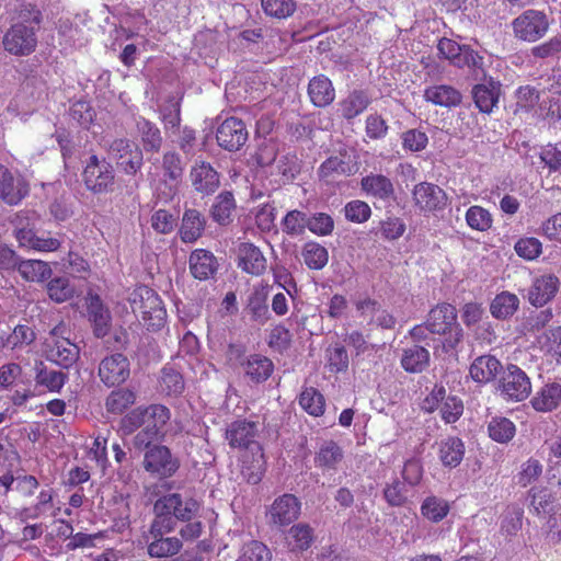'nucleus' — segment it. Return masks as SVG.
<instances>
[{
	"label": "nucleus",
	"instance_id": "c03bdc74",
	"mask_svg": "<svg viewBox=\"0 0 561 561\" xmlns=\"http://www.w3.org/2000/svg\"><path fill=\"white\" fill-rule=\"evenodd\" d=\"M137 129L141 137V142L146 151H159L162 144L160 130L149 121L139 118Z\"/></svg>",
	"mask_w": 561,
	"mask_h": 561
},
{
	"label": "nucleus",
	"instance_id": "39448f33",
	"mask_svg": "<svg viewBox=\"0 0 561 561\" xmlns=\"http://www.w3.org/2000/svg\"><path fill=\"white\" fill-rule=\"evenodd\" d=\"M133 312L140 316L148 329L158 330L164 325L165 310L160 297L148 287H139L130 298Z\"/></svg>",
	"mask_w": 561,
	"mask_h": 561
},
{
	"label": "nucleus",
	"instance_id": "c756f323",
	"mask_svg": "<svg viewBox=\"0 0 561 561\" xmlns=\"http://www.w3.org/2000/svg\"><path fill=\"white\" fill-rule=\"evenodd\" d=\"M424 98L427 102L444 107L456 106L461 102L460 92L446 84L426 88L424 91Z\"/></svg>",
	"mask_w": 561,
	"mask_h": 561
},
{
	"label": "nucleus",
	"instance_id": "a878e982",
	"mask_svg": "<svg viewBox=\"0 0 561 561\" xmlns=\"http://www.w3.org/2000/svg\"><path fill=\"white\" fill-rule=\"evenodd\" d=\"M251 453V460L248 454L243 455L241 473L250 484H257L265 472V459L261 445H254Z\"/></svg>",
	"mask_w": 561,
	"mask_h": 561
},
{
	"label": "nucleus",
	"instance_id": "2f4dec72",
	"mask_svg": "<svg viewBox=\"0 0 561 561\" xmlns=\"http://www.w3.org/2000/svg\"><path fill=\"white\" fill-rule=\"evenodd\" d=\"M273 368L272 360L261 353H252L244 363L245 375L255 382L266 380L271 376Z\"/></svg>",
	"mask_w": 561,
	"mask_h": 561
},
{
	"label": "nucleus",
	"instance_id": "3c124183",
	"mask_svg": "<svg viewBox=\"0 0 561 561\" xmlns=\"http://www.w3.org/2000/svg\"><path fill=\"white\" fill-rule=\"evenodd\" d=\"M354 172V164L345 157H330L320 167V174L323 178H329L334 174L350 175Z\"/></svg>",
	"mask_w": 561,
	"mask_h": 561
},
{
	"label": "nucleus",
	"instance_id": "1a4fd4ad",
	"mask_svg": "<svg viewBox=\"0 0 561 561\" xmlns=\"http://www.w3.org/2000/svg\"><path fill=\"white\" fill-rule=\"evenodd\" d=\"M447 194L438 185L431 182H421L412 190V203L420 213H435L447 205Z\"/></svg>",
	"mask_w": 561,
	"mask_h": 561
},
{
	"label": "nucleus",
	"instance_id": "680f3d73",
	"mask_svg": "<svg viewBox=\"0 0 561 561\" xmlns=\"http://www.w3.org/2000/svg\"><path fill=\"white\" fill-rule=\"evenodd\" d=\"M542 473V465L538 459L529 458L522 465L518 472V484L527 486L536 481Z\"/></svg>",
	"mask_w": 561,
	"mask_h": 561
},
{
	"label": "nucleus",
	"instance_id": "e433bc0d",
	"mask_svg": "<svg viewBox=\"0 0 561 561\" xmlns=\"http://www.w3.org/2000/svg\"><path fill=\"white\" fill-rule=\"evenodd\" d=\"M369 105V98L363 91H353L339 103V111L346 119L362 114Z\"/></svg>",
	"mask_w": 561,
	"mask_h": 561
},
{
	"label": "nucleus",
	"instance_id": "49530a36",
	"mask_svg": "<svg viewBox=\"0 0 561 561\" xmlns=\"http://www.w3.org/2000/svg\"><path fill=\"white\" fill-rule=\"evenodd\" d=\"M299 404L310 415L320 416L324 413V397L313 387L306 388L300 393Z\"/></svg>",
	"mask_w": 561,
	"mask_h": 561
},
{
	"label": "nucleus",
	"instance_id": "0e129e2a",
	"mask_svg": "<svg viewBox=\"0 0 561 561\" xmlns=\"http://www.w3.org/2000/svg\"><path fill=\"white\" fill-rule=\"evenodd\" d=\"M307 228L314 234L328 236L334 229V221L330 215L318 213L308 218Z\"/></svg>",
	"mask_w": 561,
	"mask_h": 561
},
{
	"label": "nucleus",
	"instance_id": "774afa93",
	"mask_svg": "<svg viewBox=\"0 0 561 561\" xmlns=\"http://www.w3.org/2000/svg\"><path fill=\"white\" fill-rule=\"evenodd\" d=\"M70 116L79 125L88 127L94 117V111L85 101H77L70 107Z\"/></svg>",
	"mask_w": 561,
	"mask_h": 561
},
{
	"label": "nucleus",
	"instance_id": "473e14b6",
	"mask_svg": "<svg viewBox=\"0 0 561 561\" xmlns=\"http://www.w3.org/2000/svg\"><path fill=\"white\" fill-rule=\"evenodd\" d=\"M438 455L445 467L455 468L463 459L465 444L458 437H448L440 442Z\"/></svg>",
	"mask_w": 561,
	"mask_h": 561
},
{
	"label": "nucleus",
	"instance_id": "2eb2a0df",
	"mask_svg": "<svg viewBox=\"0 0 561 561\" xmlns=\"http://www.w3.org/2000/svg\"><path fill=\"white\" fill-rule=\"evenodd\" d=\"M439 55L449 60L456 67H477L481 62V57L468 46H461L453 39L443 37L437 44Z\"/></svg>",
	"mask_w": 561,
	"mask_h": 561
},
{
	"label": "nucleus",
	"instance_id": "412c9836",
	"mask_svg": "<svg viewBox=\"0 0 561 561\" xmlns=\"http://www.w3.org/2000/svg\"><path fill=\"white\" fill-rule=\"evenodd\" d=\"M560 282L553 274L536 277L528 290V300L533 306L541 307L550 301L559 289Z\"/></svg>",
	"mask_w": 561,
	"mask_h": 561
},
{
	"label": "nucleus",
	"instance_id": "4c0bfd02",
	"mask_svg": "<svg viewBox=\"0 0 561 561\" xmlns=\"http://www.w3.org/2000/svg\"><path fill=\"white\" fill-rule=\"evenodd\" d=\"M158 507V500L153 505L154 518L150 525L148 537L165 536L175 530L178 520L168 510Z\"/></svg>",
	"mask_w": 561,
	"mask_h": 561
},
{
	"label": "nucleus",
	"instance_id": "052dcab7",
	"mask_svg": "<svg viewBox=\"0 0 561 561\" xmlns=\"http://www.w3.org/2000/svg\"><path fill=\"white\" fill-rule=\"evenodd\" d=\"M271 552L268 548L256 540L243 546L242 554L238 561H268Z\"/></svg>",
	"mask_w": 561,
	"mask_h": 561
},
{
	"label": "nucleus",
	"instance_id": "9d476101",
	"mask_svg": "<svg viewBox=\"0 0 561 561\" xmlns=\"http://www.w3.org/2000/svg\"><path fill=\"white\" fill-rule=\"evenodd\" d=\"M301 503L290 493H285L276 497L271 504L266 517L268 524L283 528L294 523L300 515Z\"/></svg>",
	"mask_w": 561,
	"mask_h": 561
},
{
	"label": "nucleus",
	"instance_id": "de8ad7c7",
	"mask_svg": "<svg viewBox=\"0 0 561 561\" xmlns=\"http://www.w3.org/2000/svg\"><path fill=\"white\" fill-rule=\"evenodd\" d=\"M449 512V504L446 500L437 496H427L421 506L422 515L433 523L444 519Z\"/></svg>",
	"mask_w": 561,
	"mask_h": 561
},
{
	"label": "nucleus",
	"instance_id": "bb28decb",
	"mask_svg": "<svg viewBox=\"0 0 561 561\" xmlns=\"http://www.w3.org/2000/svg\"><path fill=\"white\" fill-rule=\"evenodd\" d=\"M472 94L477 107L483 113H491L499 102L500 84L492 80L477 84Z\"/></svg>",
	"mask_w": 561,
	"mask_h": 561
},
{
	"label": "nucleus",
	"instance_id": "5fc2aeb1",
	"mask_svg": "<svg viewBox=\"0 0 561 561\" xmlns=\"http://www.w3.org/2000/svg\"><path fill=\"white\" fill-rule=\"evenodd\" d=\"M264 12L273 18L286 19L296 10L294 0H262Z\"/></svg>",
	"mask_w": 561,
	"mask_h": 561
},
{
	"label": "nucleus",
	"instance_id": "f257e3e1",
	"mask_svg": "<svg viewBox=\"0 0 561 561\" xmlns=\"http://www.w3.org/2000/svg\"><path fill=\"white\" fill-rule=\"evenodd\" d=\"M170 420V411L162 404H151L147 408H137L122 419V430L129 435L141 427L133 439L134 447L142 450L164 436V428Z\"/></svg>",
	"mask_w": 561,
	"mask_h": 561
},
{
	"label": "nucleus",
	"instance_id": "423d86ee",
	"mask_svg": "<svg viewBox=\"0 0 561 561\" xmlns=\"http://www.w3.org/2000/svg\"><path fill=\"white\" fill-rule=\"evenodd\" d=\"M516 38L534 43L542 38L549 30L547 15L538 10H527L512 22Z\"/></svg>",
	"mask_w": 561,
	"mask_h": 561
},
{
	"label": "nucleus",
	"instance_id": "4be33fe9",
	"mask_svg": "<svg viewBox=\"0 0 561 561\" xmlns=\"http://www.w3.org/2000/svg\"><path fill=\"white\" fill-rule=\"evenodd\" d=\"M360 190L367 197L388 201L394 196V186L392 181L377 173H369L360 180Z\"/></svg>",
	"mask_w": 561,
	"mask_h": 561
},
{
	"label": "nucleus",
	"instance_id": "7ed1b4c3",
	"mask_svg": "<svg viewBox=\"0 0 561 561\" xmlns=\"http://www.w3.org/2000/svg\"><path fill=\"white\" fill-rule=\"evenodd\" d=\"M41 13L35 11L28 19L13 24L3 36L4 49L15 56L32 54L37 45L36 31L39 27Z\"/></svg>",
	"mask_w": 561,
	"mask_h": 561
},
{
	"label": "nucleus",
	"instance_id": "c9c22d12",
	"mask_svg": "<svg viewBox=\"0 0 561 561\" xmlns=\"http://www.w3.org/2000/svg\"><path fill=\"white\" fill-rule=\"evenodd\" d=\"M16 268L25 280L36 283L44 282L53 273L49 264L41 260L20 261Z\"/></svg>",
	"mask_w": 561,
	"mask_h": 561
},
{
	"label": "nucleus",
	"instance_id": "f03ea898",
	"mask_svg": "<svg viewBox=\"0 0 561 561\" xmlns=\"http://www.w3.org/2000/svg\"><path fill=\"white\" fill-rule=\"evenodd\" d=\"M431 333L443 336L442 344L445 351L457 348L463 337L462 329L457 322L456 308L447 302L433 307L426 319Z\"/></svg>",
	"mask_w": 561,
	"mask_h": 561
},
{
	"label": "nucleus",
	"instance_id": "dca6fc26",
	"mask_svg": "<svg viewBox=\"0 0 561 561\" xmlns=\"http://www.w3.org/2000/svg\"><path fill=\"white\" fill-rule=\"evenodd\" d=\"M501 388L504 396L514 401L526 399L531 385L527 375L517 366L508 365L501 380Z\"/></svg>",
	"mask_w": 561,
	"mask_h": 561
},
{
	"label": "nucleus",
	"instance_id": "bf43d9fd",
	"mask_svg": "<svg viewBox=\"0 0 561 561\" xmlns=\"http://www.w3.org/2000/svg\"><path fill=\"white\" fill-rule=\"evenodd\" d=\"M256 227L261 231H271L275 224L276 209L271 204H263L253 210Z\"/></svg>",
	"mask_w": 561,
	"mask_h": 561
},
{
	"label": "nucleus",
	"instance_id": "5701e85b",
	"mask_svg": "<svg viewBox=\"0 0 561 561\" xmlns=\"http://www.w3.org/2000/svg\"><path fill=\"white\" fill-rule=\"evenodd\" d=\"M238 255L239 267L245 273L259 276L266 270V259L254 244L250 242L241 243Z\"/></svg>",
	"mask_w": 561,
	"mask_h": 561
},
{
	"label": "nucleus",
	"instance_id": "393cba45",
	"mask_svg": "<svg viewBox=\"0 0 561 561\" xmlns=\"http://www.w3.org/2000/svg\"><path fill=\"white\" fill-rule=\"evenodd\" d=\"M308 94L312 104L318 107L328 106L335 99L333 84L331 80L323 75H319L310 80Z\"/></svg>",
	"mask_w": 561,
	"mask_h": 561
},
{
	"label": "nucleus",
	"instance_id": "603ef678",
	"mask_svg": "<svg viewBox=\"0 0 561 561\" xmlns=\"http://www.w3.org/2000/svg\"><path fill=\"white\" fill-rule=\"evenodd\" d=\"M160 386L168 396H179L184 390V380L179 371L165 367L162 369Z\"/></svg>",
	"mask_w": 561,
	"mask_h": 561
},
{
	"label": "nucleus",
	"instance_id": "6e6552de",
	"mask_svg": "<svg viewBox=\"0 0 561 561\" xmlns=\"http://www.w3.org/2000/svg\"><path fill=\"white\" fill-rule=\"evenodd\" d=\"M83 181L88 190L104 193L114 184V169L105 159L91 156L83 170Z\"/></svg>",
	"mask_w": 561,
	"mask_h": 561
},
{
	"label": "nucleus",
	"instance_id": "a19ab883",
	"mask_svg": "<svg viewBox=\"0 0 561 561\" xmlns=\"http://www.w3.org/2000/svg\"><path fill=\"white\" fill-rule=\"evenodd\" d=\"M519 306V299L515 294L502 291L496 295L491 304V313L497 319L512 317Z\"/></svg>",
	"mask_w": 561,
	"mask_h": 561
},
{
	"label": "nucleus",
	"instance_id": "f3484780",
	"mask_svg": "<svg viewBox=\"0 0 561 561\" xmlns=\"http://www.w3.org/2000/svg\"><path fill=\"white\" fill-rule=\"evenodd\" d=\"M257 435V423L238 420L229 424L226 430V438L232 448H244L254 450V445H260L255 437Z\"/></svg>",
	"mask_w": 561,
	"mask_h": 561
},
{
	"label": "nucleus",
	"instance_id": "aec40b11",
	"mask_svg": "<svg viewBox=\"0 0 561 561\" xmlns=\"http://www.w3.org/2000/svg\"><path fill=\"white\" fill-rule=\"evenodd\" d=\"M27 192L28 188L24 180L0 164V198L7 204L14 205L21 202Z\"/></svg>",
	"mask_w": 561,
	"mask_h": 561
},
{
	"label": "nucleus",
	"instance_id": "a211bd4d",
	"mask_svg": "<svg viewBox=\"0 0 561 561\" xmlns=\"http://www.w3.org/2000/svg\"><path fill=\"white\" fill-rule=\"evenodd\" d=\"M99 376L107 386L124 382L129 376V362L124 353H113L105 357L100 364Z\"/></svg>",
	"mask_w": 561,
	"mask_h": 561
},
{
	"label": "nucleus",
	"instance_id": "72a5a7b5",
	"mask_svg": "<svg viewBox=\"0 0 561 561\" xmlns=\"http://www.w3.org/2000/svg\"><path fill=\"white\" fill-rule=\"evenodd\" d=\"M148 554L152 558H167L175 556L182 549V541L176 537H149Z\"/></svg>",
	"mask_w": 561,
	"mask_h": 561
},
{
	"label": "nucleus",
	"instance_id": "8fccbe9b",
	"mask_svg": "<svg viewBox=\"0 0 561 561\" xmlns=\"http://www.w3.org/2000/svg\"><path fill=\"white\" fill-rule=\"evenodd\" d=\"M135 394L129 389H118L114 390L106 398L105 407L106 410L114 414L123 413L128 407L134 404Z\"/></svg>",
	"mask_w": 561,
	"mask_h": 561
},
{
	"label": "nucleus",
	"instance_id": "cd10ccee",
	"mask_svg": "<svg viewBox=\"0 0 561 561\" xmlns=\"http://www.w3.org/2000/svg\"><path fill=\"white\" fill-rule=\"evenodd\" d=\"M536 411L550 412L561 403V385L557 382L545 385L531 399Z\"/></svg>",
	"mask_w": 561,
	"mask_h": 561
},
{
	"label": "nucleus",
	"instance_id": "6ab92c4d",
	"mask_svg": "<svg viewBox=\"0 0 561 561\" xmlns=\"http://www.w3.org/2000/svg\"><path fill=\"white\" fill-rule=\"evenodd\" d=\"M88 319L93 327L98 337L105 336L111 329V312L103 304L100 296L89 293L85 298Z\"/></svg>",
	"mask_w": 561,
	"mask_h": 561
},
{
	"label": "nucleus",
	"instance_id": "9b49d317",
	"mask_svg": "<svg viewBox=\"0 0 561 561\" xmlns=\"http://www.w3.org/2000/svg\"><path fill=\"white\" fill-rule=\"evenodd\" d=\"M108 154L126 174H136L142 165V152L128 139H115L108 148Z\"/></svg>",
	"mask_w": 561,
	"mask_h": 561
},
{
	"label": "nucleus",
	"instance_id": "4d7b16f0",
	"mask_svg": "<svg viewBox=\"0 0 561 561\" xmlns=\"http://www.w3.org/2000/svg\"><path fill=\"white\" fill-rule=\"evenodd\" d=\"M344 214L347 220L356 224H363L370 218L371 209L366 202L355 199L345 205Z\"/></svg>",
	"mask_w": 561,
	"mask_h": 561
},
{
	"label": "nucleus",
	"instance_id": "e2e57ef3",
	"mask_svg": "<svg viewBox=\"0 0 561 561\" xmlns=\"http://www.w3.org/2000/svg\"><path fill=\"white\" fill-rule=\"evenodd\" d=\"M531 506L537 514H546L552 510L554 497L546 488L531 489Z\"/></svg>",
	"mask_w": 561,
	"mask_h": 561
},
{
	"label": "nucleus",
	"instance_id": "7c9ffc66",
	"mask_svg": "<svg viewBox=\"0 0 561 561\" xmlns=\"http://www.w3.org/2000/svg\"><path fill=\"white\" fill-rule=\"evenodd\" d=\"M343 458L342 448L333 440H325L316 453L314 463L323 470H335Z\"/></svg>",
	"mask_w": 561,
	"mask_h": 561
},
{
	"label": "nucleus",
	"instance_id": "20e7f679",
	"mask_svg": "<svg viewBox=\"0 0 561 561\" xmlns=\"http://www.w3.org/2000/svg\"><path fill=\"white\" fill-rule=\"evenodd\" d=\"M36 216L32 211L18 213L12 222L14 225V236L22 248L35 250L38 252H54L59 249L61 242L53 237H39L34 232Z\"/></svg>",
	"mask_w": 561,
	"mask_h": 561
},
{
	"label": "nucleus",
	"instance_id": "69168bd1",
	"mask_svg": "<svg viewBox=\"0 0 561 561\" xmlns=\"http://www.w3.org/2000/svg\"><path fill=\"white\" fill-rule=\"evenodd\" d=\"M428 353H404L401 357L403 369L412 374L423 371L428 366Z\"/></svg>",
	"mask_w": 561,
	"mask_h": 561
},
{
	"label": "nucleus",
	"instance_id": "ddd939ff",
	"mask_svg": "<svg viewBox=\"0 0 561 561\" xmlns=\"http://www.w3.org/2000/svg\"><path fill=\"white\" fill-rule=\"evenodd\" d=\"M188 178L194 191L202 196L214 194L220 186L219 173L206 161H195Z\"/></svg>",
	"mask_w": 561,
	"mask_h": 561
},
{
	"label": "nucleus",
	"instance_id": "864d4df0",
	"mask_svg": "<svg viewBox=\"0 0 561 561\" xmlns=\"http://www.w3.org/2000/svg\"><path fill=\"white\" fill-rule=\"evenodd\" d=\"M47 293L51 300L64 302L73 296L75 289L66 277H56L47 284Z\"/></svg>",
	"mask_w": 561,
	"mask_h": 561
},
{
	"label": "nucleus",
	"instance_id": "79ce46f5",
	"mask_svg": "<svg viewBox=\"0 0 561 561\" xmlns=\"http://www.w3.org/2000/svg\"><path fill=\"white\" fill-rule=\"evenodd\" d=\"M523 514L524 511L518 505L507 506L501 522V534L506 540H511L513 537L517 536L518 531L522 529Z\"/></svg>",
	"mask_w": 561,
	"mask_h": 561
},
{
	"label": "nucleus",
	"instance_id": "6e6d98bb",
	"mask_svg": "<svg viewBox=\"0 0 561 561\" xmlns=\"http://www.w3.org/2000/svg\"><path fill=\"white\" fill-rule=\"evenodd\" d=\"M308 224V218L305 213L299 210H290L284 217L282 225L283 231L290 236L301 234Z\"/></svg>",
	"mask_w": 561,
	"mask_h": 561
},
{
	"label": "nucleus",
	"instance_id": "c85d7f7f",
	"mask_svg": "<svg viewBox=\"0 0 561 561\" xmlns=\"http://www.w3.org/2000/svg\"><path fill=\"white\" fill-rule=\"evenodd\" d=\"M502 369V364L491 354L479 356L470 366V375L478 382L492 380Z\"/></svg>",
	"mask_w": 561,
	"mask_h": 561
},
{
	"label": "nucleus",
	"instance_id": "0eeeda50",
	"mask_svg": "<svg viewBox=\"0 0 561 561\" xmlns=\"http://www.w3.org/2000/svg\"><path fill=\"white\" fill-rule=\"evenodd\" d=\"M144 456V469L159 478L172 477L180 467L179 460L170 449L162 445H149Z\"/></svg>",
	"mask_w": 561,
	"mask_h": 561
},
{
	"label": "nucleus",
	"instance_id": "13d9d810",
	"mask_svg": "<svg viewBox=\"0 0 561 561\" xmlns=\"http://www.w3.org/2000/svg\"><path fill=\"white\" fill-rule=\"evenodd\" d=\"M516 253L525 260H535L542 252L541 242L534 237L519 239L514 247Z\"/></svg>",
	"mask_w": 561,
	"mask_h": 561
},
{
	"label": "nucleus",
	"instance_id": "09e8293b",
	"mask_svg": "<svg viewBox=\"0 0 561 561\" xmlns=\"http://www.w3.org/2000/svg\"><path fill=\"white\" fill-rule=\"evenodd\" d=\"M490 437L497 443L510 442L516 432L515 425L506 417H493L488 426Z\"/></svg>",
	"mask_w": 561,
	"mask_h": 561
},
{
	"label": "nucleus",
	"instance_id": "f704fd0d",
	"mask_svg": "<svg viewBox=\"0 0 561 561\" xmlns=\"http://www.w3.org/2000/svg\"><path fill=\"white\" fill-rule=\"evenodd\" d=\"M313 529L305 523H299L288 530L286 537L288 547L291 551H305L310 548L313 542Z\"/></svg>",
	"mask_w": 561,
	"mask_h": 561
},
{
	"label": "nucleus",
	"instance_id": "a18cd8bd",
	"mask_svg": "<svg viewBox=\"0 0 561 561\" xmlns=\"http://www.w3.org/2000/svg\"><path fill=\"white\" fill-rule=\"evenodd\" d=\"M467 225L476 231L485 232L491 229L493 218L491 213L478 205L470 206L465 215Z\"/></svg>",
	"mask_w": 561,
	"mask_h": 561
},
{
	"label": "nucleus",
	"instance_id": "338daca9",
	"mask_svg": "<svg viewBox=\"0 0 561 561\" xmlns=\"http://www.w3.org/2000/svg\"><path fill=\"white\" fill-rule=\"evenodd\" d=\"M66 376L61 371L41 369L36 375L38 385L47 387L50 391H59L65 385Z\"/></svg>",
	"mask_w": 561,
	"mask_h": 561
},
{
	"label": "nucleus",
	"instance_id": "58836bf2",
	"mask_svg": "<svg viewBox=\"0 0 561 561\" xmlns=\"http://www.w3.org/2000/svg\"><path fill=\"white\" fill-rule=\"evenodd\" d=\"M234 209L236 201L232 193L222 192L215 198L211 206V217L219 225H228Z\"/></svg>",
	"mask_w": 561,
	"mask_h": 561
},
{
	"label": "nucleus",
	"instance_id": "ea45409f",
	"mask_svg": "<svg viewBox=\"0 0 561 561\" xmlns=\"http://www.w3.org/2000/svg\"><path fill=\"white\" fill-rule=\"evenodd\" d=\"M204 230V220L196 209H188L184 213L181 238L184 242L197 240Z\"/></svg>",
	"mask_w": 561,
	"mask_h": 561
},
{
	"label": "nucleus",
	"instance_id": "b1692460",
	"mask_svg": "<svg viewBox=\"0 0 561 561\" xmlns=\"http://www.w3.org/2000/svg\"><path fill=\"white\" fill-rule=\"evenodd\" d=\"M218 268L215 255L204 249H197L190 255V270L192 275L199 279L206 280L210 278Z\"/></svg>",
	"mask_w": 561,
	"mask_h": 561
},
{
	"label": "nucleus",
	"instance_id": "37998d69",
	"mask_svg": "<svg viewBox=\"0 0 561 561\" xmlns=\"http://www.w3.org/2000/svg\"><path fill=\"white\" fill-rule=\"evenodd\" d=\"M301 255L306 265L311 270H321L329 261L328 250L318 242H307L302 248Z\"/></svg>",
	"mask_w": 561,
	"mask_h": 561
},
{
	"label": "nucleus",
	"instance_id": "f8f14e48",
	"mask_svg": "<svg viewBox=\"0 0 561 561\" xmlns=\"http://www.w3.org/2000/svg\"><path fill=\"white\" fill-rule=\"evenodd\" d=\"M158 507L168 510L170 514L181 522H190L199 512V503L188 493H169L158 499Z\"/></svg>",
	"mask_w": 561,
	"mask_h": 561
},
{
	"label": "nucleus",
	"instance_id": "4468645a",
	"mask_svg": "<svg viewBox=\"0 0 561 561\" xmlns=\"http://www.w3.org/2000/svg\"><path fill=\"white\" fill-rule=\"evenodd\" d=\"M216 138L221 148L237 151L247 142L248 130L241 119L228 117L218 126Z\"/></svg>",
	"mask_w": 561,
	"mask_h": 561
}]
</instances>
